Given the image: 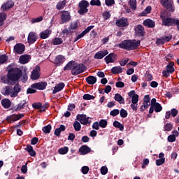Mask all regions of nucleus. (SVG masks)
I'll list each match as a JSON object with an SVG mask.
<instances>
[{
  "instance_id": "f257e3e1",
  "label": "nucleus",
  "mask_w": 179,
  "mask_h": 179,
  "mask_svg": "<svg viewBox=\"0 0 179 179\" xmlns=\"http://www.w3.org/2000/svg\"><path fill=\"white\" fill-rule=\"evenodd\" d=\"M141 45V41L136 40H124L117 45L119 48L127 50V51H132L136 50Z\"/></svg>"
},
{
  "instance_id": "f03ea898",
  "label": "nucleus",
  "mask_w": 179,
  "mask_h": 179,
  "mask_svg": "<svg viewBox=\"0 0 179 179\" xmlns=\"http://www.w3.org/2000/svg\"><path fill=\"white\" fill-rule=\"evenodd\" d=\"M22 91V87L19 84H17L13 88L12 87L7 86L3 91L2 94L3 96H10V97H16L19 94L20 92Z\"/></svg>"
},
{
  "instance_id": "7ed1b4c3",
  "label": "nucleus",
  "mask_w": 179,
  "mask_h": 179,
  "mask_svg": "<svg viewBox=\"0 0 179 179\" xmlns=\"http://www.w3.org/2000/svg\"><path fill=\"white\" fill-rule=\"evenodd\" d=\"M22 76V71L19 68H12L8 71L7 78L8 80H12L13 82H16L19 80Z\"/></svg>"
},
{
  "instance_id": "20e7f679",
  "label": "nucleus",
  "mask_w": 179,
  "mask_h": 179,
  "mask_svg": "<svg viewBox=\"0 0 179 179\" xmlns=\"http://www.w3.org/2000/svg\"><path fill=\"white\" fill-rule=\"evenodd\" d=\"M128 96L129 97H130V99H131V103L130 105V107H131L133 111H136L138 110V102L139 101V95H138L134 90H132L128 93Z\"/></svg>"
},
{
  "instance_id": "39448f33",
  "label": "nucleus",
  "mask_w": 179,
  "mask_h": 179,
  "mask_svg": "<svg viewBox=\"0 0 179 179\" xmlns=\"http://www.w3.org/2000/svg\"><path fill=\"white\" fill-rule=\"evenodd\" d=\"M47 87V83H36L34 84H32L31 85V88H28L27 90V93L28 94H31L33 93H36V90L37 89L38 90H44Z\"/></svg>"
},
{
  "instance_id": "423d86ee",
  "label": "nucleus",
  "mask_w": 179,
  "mask_h": 179,
  "mask_svg": "<svg viewBox=\"0 0 179 179\" xmlns=\"http://www.w3.org/2000/svg\"><path fill=\"white\" fill-rule=\"evenodd\" d=\"M160 3L169 12H174L176 10V6H174V1L173 0H161Z\"/></svg>"
},
{
  "instance_id": "0eeeda50",
  "label": "nucleus",
  "mask_w": 179,
  "mask_h": 179,
  "mask_svg": "<svg viewBox=\"0 0 179 179\" xmlns=\"http://www.w3.org/2000/svg\"><path fill=\"white\" fill-rule=\"evenodd\" d=\"M90 3L89 1L86 0H82L81 1L79 2L78 3V13L79 15H85V13H87L89 12V8Z\"/></svg>"
},
{
  "instance_id": "6e6552de",
  "label": "nucleus",
  "mask_w": 179,
  "mask_h": 179,
  "mask_svg": "<svg viewBox=\"0 0 179 179\" xmlns=\"http://www.w3.org/2000/svg\"><path fill=\"white\" fill-rule=\"evenodd\" d=\"M85 71H86L85 64L75 63L73 71H71V73L73 75V76H76L80 75V73H83Z\"/></svg>"
},
{
  "instance_id": "1a4fd4ad",
  "label": "nucleus",
  "mask_w": 179,
  "mask_h": 179,
  "mask_svg": "<svg viewBox=\"0 0 179 179\" xmlns=\"http://www.w3.org/2000/svg\"><path fill=\"white\" fill-rule=\"evenodd\" d=\"M24 117V114H13L6 117V121L8 124H13V122H16V121H19L21 118Z\"/></svg>"
},
{
  "instance_id": "9d476101",
  "label": "nucleus",
  "mask_w": 179,
  "mask_h": 179,
  "mask_svg": "<svg viewBox=\"0 0 179 179\" xmlns=\"http://www.w3.org/2000/svg\"><path fill=\"white\" fill-rule=\"evenodd\" d=\"M69 20H71V13L69 11H61V22L62 24L68 23Z\"/></svg>"
},
{
  "instance_id": "9b49d317",
  "label": "nucleus",
  "mask_w": 179,
  "mask_h": 179,
  "mask_svg": "<svg viewBox=\"0 0 179 179\" xmlns=\"http://www.w3.org/2000/svg\"><path fill=\"white\" fill-rule=\"evenodd\" d=\"M77 120L82 124L83 125H87V124H90V118L86 117V115H78Z\"/></svg>"
},
{
  "instance_id": "f8f14e48",
  "label": "nucleus",
  "mask_w": 179,
  "mask_h": 179,
  "mask_svg": "<svg viewBox=\"0 0 179 179\" xmlns=\"http://www.w3.org/2000/svg\"><path fill=\"white\" fill-rule=\"evenodd\" d=\"M24 50H26V46L23 43H17L14 46V52L15 54H17L20 55L22 52H24Z\"/></svg>"
},
{
  "instance_id": "ddd939ff",
  "label": "nucleus",
  "mask_w": 179,
  "mask_h": 179,
  "mask_svg": "<svg viewBox=\"0 0 179 179\" xmlns=\"http://www.w3.org/2000/svg\"><path fill=\"white\" fill-rule=\"evenodd\" d=\"M94 27V26L93 25L87 27L81 34H80L76 37V38L74 39V43H76L78 40H80V38H82V37L86 36V34H87V33H89V31H90V30H92V29H93Z\"/></svg>"
},
{
  "instance_id": "4468645a",
  "label": "nucleus",
  "mask_w": 179,
  "mask_h": 179,
  "mask_svg": "<svg viewBox=\"0 0 179 179\" xmlns=\"http://www.w3.org/2000/svg\"><path fill=\"white\" fill-rule=\"evenodd\" d=\"M63 62H65V56L59 55L55 57L53 64H56L57 66H60V65H62Z\"/></svg>"
},
{
  "instance_id": "2eb2a0df",
  "label": "nucleus",
  "mask_w": 179,
  "mask_h": 179,
  "mask_svg": "<svg viewBox=\"0 0 179 179\" xmlns=\"http://www.w3.org/2000/svg\"><path fill=\"white\" fill-rule=\"evenodd\" d=\"M39 78H40V66H36L31 72V79H33V80H36V79H38Z\"/></svg>"
},
{
  "instance_id": "dca6fc26",
  "label": "nucleus",
  "mask_w": 179,
  "mask_h": 179,
  "mask_svg": "<svg viewBox=\"0 0 179 179\" xmlns=\"http://www.w3.org/2000/svg\"><path fill=\"white\" fill-rule=\"evenodd\" d=\"M104 60L106 64H113V62L117 61V55L110 53L104 58Z\"/></svg>"
},
{
  "instance_id": "f3484780",
  "label": "nucleus",
  "mask_w": 179,
  "mask_h": 179,
  "mask_svg": "<svg viewBox=\"0 0 179 179\" xmlns=\"http://www.w3.org/2000/svg\"><path fill=\"white\" fill-rule=\"evenodd\" d=\"M162 23L164 26H174L176 19L171 17L162 18Z\"/></svg>"
},
{
  "instance_id": "a211bd4d",
  "label": "nucleus",
  "mask_w": 179,
  "mask_h": 179,
  "mask_svg": "<svg viewBox=\"0 0 179 179\" xmlns=\"http://www.w3.org/2000/svg\"><path fill=\"white\" fill-rule=\"evenodd\" d=\"M129 24L127 18H121L116 21V26L118 27H127Z\"/></svg>"
},
{
  "instance_id": "6ab92c4d",
  "label": "nucleus",
  "mask_w": 179,
  "mask_h": 179,
  "mask_svg": "<svg viewBox=\"0 0 179 179\" xmlns=\"http://www.w3.org/2000/svg\"><path fill=\"white\" fill-rule=\"evenodd\" d=\"M134 30L136 36H138L139 37H142V36L145 34V29L143 28V26L141 24L135 27Z\"/></svg>"
},
{
  "instance_id": "aec40b11",
  "label": "nucleus",
  "mask_w": 179,
  "mask_h": 179,
  "mask_svg": "<svg viewBox=\"0 0 179 179\" xmlns=\"http://www.w3.org/2000/svg\"><path fill=\"white\" fill-rule=\"evenodd\" d=\"M108 54V51L107 50L99 51L94 56V59H103L106 55Z\"/></svg>"
},
{
  "instance_id": "412c9836",
  "label": "nucleus",
  "mask_w": 179,
  "mask_h": 179,
  "mask_svg": "<svg viewBox=\"0 0 179 179\" xmlns=\"http://www.w3.org/2000/svg\"><path fill=\"white\" fill-rule=\"evenodd\" d=\"M170 40H171V37H170V36L158 38H157L156 44H157V45H162L164 44L165 43L170 41Z\"/></svg>"
},
{
  "instance_id": "4be33fe9",
  "label": "nucleus",
  "mask_w": 179,
  "mask_h": 179,
  "mask_svg": "<svg viewBox=\"0 0 179 179\" xmlns=\"http://www.w3.org/2000/svg\"><path fill=\"white\" fill-rule=\"evenodd\" d=\"M37 41V35L34 32H30L28 35V43L29 44H34Z\"/></svg>"
},
{
  "instance_id": "5701e85b",
  "label": "nucleus",
  "mask_w": 179,
  "mask_h": 179,
  "mask_svg": "<svg viewBox=\"0 0 179 179\" xmlns=\"http://www.w3.org/2000/svg\"><path fill=\"white\" fill-rule=\"evenodd\" d=\"M15 3L12 1H8L6 3H3L1 6V10L6 11L8 9H10V8H13V6Z\"/></svg>"
},
{
  "instance_id": "b1692460",
  "label": "nucleus",
  "mask_w": 179,
  "mask_h": 179,
  "mask_svg": "<svg viewBox=\"0 0 179 179\" xmlns=\"http://www.w3.org/2000/svg\"><path fill=\"white\" fill-rule=\"evenodd\" d=\"M51 33L52 31L51 29H45L40 33L39 36L43 40H45V38H48L50 36H51Z\"/></svg>"
},
{
  "instance_id": "393cba45",
  "label": "nucleus",
  "mask_w": 179,
  "mask_h": 179,
  "mask_svg": "<svg viewBox=\"0 0 179 179\" xmlns=\"http://www.w3.org/2000/svg\"><path fill=\"white\" fill-rule=\"evenodd\" d=\"M64 87H65V84L64 83H60L56 85L52 91V94H56V93L61 92Z\"/></svg>"
},
{
  "instance_id": "a878e982",
  "label": "nucleus",
  "mask_w": 179,
  "mask_h": 179,
  "mask_svg": "<svg viewBox=\"0 0 179 179\" xmlns=\"http://www.w3.org/2000/svg\"><path fill=\"white\" fill-rule=\"evenodd\" d=\"M114 99L120 104H125V99H124V97H122L120 94H115Z\"/></svg>"
},
{
  "instance_id": "bb28decb",
  "label": "nucleus",
  "mask_w": 179,
  "mask_h": 179,
  "mask_svg": "<svg viewBox=\"0 0 179 179\" xmlns=\"http://www.w3.org/2000/svg\"><path fill=\"white\" fill-rule=\"evenodd\" d=\"M20 64H27V62H29V61H30V55H22L21 57H20V59H19Z\"/></svg>"
},
{
  "instance_id": "cd10ccee",
  "label": "nucleus",
  "mask_w": 179,
  "mask_h": 179,
  "mask_svg": "<svg viewBox=\"0 0 179 179\" xmlns=\"http://www.w3.org/2000/svg\"><path fill=\"white\" fill-rule=\"evenodd\" d=\"M65 6H66V0H63V1H59L57 3L56 8L58 10H62V9H64V8H65Z\"/></svg>"
},
{
  "instance_id": "c85d7f7f",
  "label": "nucleus",
  "mask_w": 179,
  "mask_h": 179,
  "mask_svg": "<svg viewBox=\"0 0 179 179\" xmlns=\"http://www.w3.org/2000/svg\"><path fill=\"white\" fill-rule=\"evenodd\" d=\"M86 82L88 85H94L97 82V78L93 76H90L86 78Z\"/></svg>"
},
{
  "instance_id": "c756f323",
  "label": "nucleus",
  "mask_w": 179,
  "mask_h": 179,
  "mask_svg": "<svg viewBox=\"0 0 179 179\" xmlns=\"http://www.w3.org/2000/svg\"><path fill=\"white\" fill-rule=\"evenodd\" d=\"M25 150L28 152L29 155H30L32 157L36 156V151L33 149V146L27 145Z\"/></svg>"
},
{
  "instance_id": "7c9ffc66",
  "label": "nucleus",
  "mask_w": 179,
  "mask_h": 179,
  "mask_svg": "<svg viewBox=\"0 0 179 179\" xmlns=\"http://www.w3.org/2000/svg\"><path fill=\"white\" fill-rule=\"evenodd\" d=\"M25 150L28 152L29 155H30L32 157L36 156V151L33 149V146L27 145Z\"/></svg>"
},
{
  "instance_id": "2f4dec72",
  "label": "nucleus",
  "mask_w": 179,
  "mask_h": 179,
  "mask_svg": "<svg viewBox=\"0 0 179 179\" xmlns=\"http://www.w3.org/2000/svg\"><path fill=\"white\" fill-rule=\"evenodd\" d=\"M1 105L4 108H9L12 105V102L8 99H4L1 101Z\"/></svg>"
},
{
  "instance_id": "473e14b6",
  "label": "nucleus",
  "mask_w": 179,
  "mask_h": 179,
  "mask_svg": "<svg viewBox=\"0 0 179 179\" xmlns=\"http://www.w3.org/2000/svg\"><path fill=\"white\" fill-rule=\"evenodd\" d=\"M90 148L86 145H83L79 149V152L81 155H87V153H90Z\"/></svg>"
},
{
  "instance_id": "72a5a7b5",
  "label": "nucleus",
  "mask_w": 179,
  "mask_h": 179,
  "mask_svg": "<svg viewBox=\"0 0 179 179\" xmlns=\"http://www.w3.org/2000/svg\"><path fill=\"white\" fill-rule=\"evenodd\" d=\"M143 25L146 27H155V22L150 19L144 20Z\"/></svg>"
},
{
  "instance_id": "f704fd0d",
  "label": "nucleus",
  "mask_w": 179,
  "mask_h": 179,
  "mask_svg": "<svg viewBox=\"0 0 179 179\" xmlns=\"http://www.w3.org/2000/svg\"><path fill=\"white\" fill-rule=\"evenodd\" d=\"M75 62H69L64 67V71H73L75 66Z\"/></svg>"
},
{
  "instance_id": "c9c22d12",
  "label": "nucleus",
  "mask_w": 179,
  "mask_h": 179,
  "mask_svg": "<svg viewBox=\"0 0 179 179\" xmlns=\"http://www.w3.org/2000/svg\"><path fill=\"white\" fill-rule=\"evenodd\" d=\"M66 128L64 125H60L59 128H57L55 130V135L56 136H59L61 135L62 132H64L65 131Z\"/></svg>"
},
{
  "instance_id": "e433bc0d",
  "label": "nucleus",
  "mask_w": 179,
  "mask_h": 179,
  "mask_svg": "<svg viewBox=\"0 0 179 179\" xmlns=\"http://www.w3.org/2000/svg\"><path fill=\"white\" fill-rule=\"evenodd\" d=\"M163 110V107L159 103H157L155 105L152 106V113L155 111V113H160Z\"/></svg>"
},
{
  "instance_id": "4c0bfd02",
  "label": "nucleus",
  "mask_w": 179,
  "mask_h": 179,
  "mask_svg": "<svg viewBox=\"0 0 179 179\" xmlns=\"http://www.w3.org/2000/svg\"><path fill=\"white\" fill-rule=\"evenodd\" d=\"M166 71L170 73H173L174 72V62H171L167 66H166Z\"/></svg>"
},
{
  "instance_id": "58836bf2",
  "label": "nucleus",
  "mask_w": 179,
  "mask_h": 179,
  "mask_svg": "<svg viewBox=\"0 0 179 179\" xmlns=\"http://www.w3.org/2000/svg\"><path fill=\"white\" fill-rule=\"evenodd\" d=\"M111 72H112V73H114V74L121 73H122V67L115 66V67L112 68Z\"/></svg>"
},
{
  "instance_id": "ea45409f",
  "label": "nucleus",
  "mask_w": 179,
  "mask_h": 179,
  "mask_svg": "<svg viewBox=\"0 0 179 179\" xmlns=\"http://www.w3.org/2000/svg\"><path fill=\"white\" fill-rule=\"evenodd\" d=\"M152 12V6H148L146 7V8L141 13V16H146V15H148V13H150Z\"/></svg>"
},
{
  "instance_id": "a19ab883",
  "label": "nucleus",
  "mask_w": 179,
  "mask_h": 179,
  "mask_svg": "<svg viewBox=\"0 0 179 179\" xmlns=\"http://www.w3.org/2000/svg\"><path fill=\"white\" fill-rule=\"evenodd\" d=\"M156 99L155 98L152 99L151 100V105H150V108L149 110V113L150 114H153V106H155L156 104H157V102H156Z\"/></svg>"
},
{
  "instance_id": "79ce46f5",
  "label": "nucleus",
  "mask_w": 179,
  "mask_h": 179,
  "mask_svg": "<svg viewBox=\"0 0 179 179\" xmlns=\"http://www.w3.org/2000/svg\"><path fill=\"white\" fill-rule=\"evenodd\" d=\"M113 127L115 128H119L120 131H124V125L120 124L118 121H115L113 122Z\"/></svg>"
},
{
  "instance_id": "37998d69",
  "label": "nucleus",
  "mask_w": 179,
  "mask_h": 179,
  "mask_svg": "<svg viewBox=\"0 0 179 179\" xmlns=\"http://www.w3.org/2000/svg\"><path fill=\"white\" fill-rule=\"evenodd\" d=\"M73 127L75 131H76L77 132H79V131H80L82 126L80 125V123L78 121H75L73 123Z\"/></svg>"
},
{
  "instance_id": "c03bdc74",
  "label": "nucleus",
  "mask_w": 179,
  "mask_h": 179,
  "mask_svg": "<svg viewBox=\"0 0 179 179\" xmlns=\"http://www.w3.org/2000/svg\"><path fill=\"white\" fill-rule=\"evenodd\" d=\"M91 6H101V1L100 0H91Z\"/></svg>"
},
{
  "instance_id": "a18cd8bd",
  "label": "nucleus",
  "mask_w": 179,
  "mask_h": 179,
  "mask_svg": "<svg viewBox=\"0 0 179 179\" xmlns=\"http://www.w3.org/2000/svg\"><path fill=\"white\" fill-rule=\"evenodd\" d=\"M171 129H173V124H171V123H166L164 126V131L170 132V131H171Z\"/></svg>"
},
{
  "instance_id": "49530a36",
  "label": "nucleus",
  "mask_w": 179,
  "mask_h": 179,
  "mask_svg": "<svg viewBox=\"0 0 179 179\" xmlns=\"http://www.w3.org/2000/svg\"><path fill=\"white\" fill-rule=\"evenodd\" d=\"M69 150V148H68V147H64V148H59L58 150V152L59 155H66Z\"/></svg>"
},
{
  "instance_id": "de8ad7c7",
  "label": "nucleus",
  "mask_w": 179,
  "mask_h": 179,
  "mask_svg": "<svg viewBox=\"0 0 179 179\" xmlns=\"http://www.w3.org/2000/svg\"><path fill=\"white\" fill-rule=\"evenodd\" d=\"M52 43L54 45H59L64 43V41L61 38H55Z\"/></svg>"
},
{
  "instance_id": "09e8293b",
  "label": "nucleus",
  "mask_w": 179,
  "mask_h": 179,
  "mask_svg": "<svg viewBox=\"0 0 179 179\" xmlns=\"http://www.w3.org/2000/svg\"><path fill=\"white\" fill-rule=\"evenodd\" d=\"M149 106H150V102L143 101V105L140 108L141 111H145V110H147V108H149Z\"/></svg>"
},
{
  "instance_id": "8fccbe9b",
  "label": "nucleus",
  "mask_w": 179,
  "mask_h": 179,
  "mask_svg": "<svg viewBox=\"0 0 179 179\" xmlns=\"http://www.w3.org/2000/svg\"><path fill=\"white\" fill-rule=\"evenodd\" d=\"M120 117H122V118H127V117H128V112L127 110L124 108L120 110Z\"/></svg>"
},
{
  "instance_id": "3c124183",
  "label": "nucleus",
  "mask_w": 179,
  "mask_h": 179,
  "mask_svg": "<svg viewBox=\"0 0 179 179\" xmlns=\"http://www.w3.org/2000/svg\"><path fill=\"white\" fill-rule=\"evenodd\" d=\"M43 132H44L45 134H50V132H51V124L45 126L43 128Z\"/></svg>"
},
{
  "instance_id": "603ef678",
  "label": "nucleus",
  "mask_w": 179,
  "mask_h": 179,
  "mask_svg": "<svg viewBox=\"0 0 179 179\" xmlns=\"http://www.w3.org/2000/svg\"><path fill=\"white\" fill-rule=\"evenodd\" d=\"M98 123L99 124V127L101 128H106V127H107V120H106L102 119Z\"/></svg>"
},
{
  "instance_id": "864d4df0",
  "label": "nucleus",
  "mask_w": 179,
  "mask_h": 179,
  "mask_svg": "<svg viewBox=\"0 0 179 179\" xmlns=\"http://www.w3.org/2000/svg\"><path fill=\"white\" fill-rule=\"evenodd\" d=\"M83 98L84 100H94V96L89 94H84Z\"/></svg>"
},
{
  "instance_id": "5fc2aeb1",
  "label": "nucleus",
  "mask_w": 179,
  "mask_h": 179,
  "mask_svg": "<svg viewBox=\"0 0 179 179\" xmlns=\"http://www.w3.org/2000/svg\"><path fill=\"white\" fill-rule=\"evenodd\" d=\"M102 16L105 20H107L111 17V14L108 11H105L103 13Z\"/></svg>"
},
{
  "instance_id": "6e6d98bb",
  "label": "nucleus",
  "mask_w": 179,
  "mask_h": 179,
  "mask_svg": "<svg viewBox=\"0 0 179 179\" xmlns=\"http://www.w3.org/2000/svg\"><path fill=\"white\" fill-rule=\"evenodd\" d=\"M26 107V102L20 103L17 105L16 108V111H19L20 110H23Z\"/></svg>"
},
{
  "instance_id": "4d7b16f0",
  "label": "nucleus",
  "mask_w": 179,
  "mask_h": 179,
  "mask_svg": "<svg viewBox=\"0 0 179 179\" xmlns=\"http://www.w3.org/2000/svg\"><path fill=\"white\" fill-rule=\"evenodd\" d=\"M129 5L131 9H134V10L136 9V0H130Z\"/></svg>"
},
{
  "instance_id": "13d9d810",
  "label": "nucleus",
  "mask_w": 179,
  "mask_h": 179,
  "mask_svg": "<svg viewBox=\"0 0 179 179\" xmlns=\"http://www.w3.org/2000/svg\"><path fill=\"white\" fill-rule=\"evenodd\" d=\"M8 62V57L6 55L0 56V64H5Z\"/></svg>"
},
{
  "instance_id": "bf43d9fd",
  "label": "nucleus",
  "mask_w": 179,
  "mask_h": 179,
  "mask_svg": "<svg viewBox=\"0 0 179 179\" xmlns=\"http://www.w3.org/2000/svg\"><path fill=\"white\" fill-rule=\"evenodd\" d=\"M170 113L171 115L174 118L177 117V114H178V110H177L176 108H173L171 110Z\"/></svg>"
},
{
  "instance_id": "052dcab7",
  "label": "nucleus",
  "mask_w": 179,
  "mask_h": 179,
  "mask_svg": "<svg viewBox=\"0 0 179 179\" xmlns=\"http://www.w3.org/2000/svg\"><path fill=\"white\" fill-rule=\"evenodd\" d=\"M118 114H120V110L118 109H114L110 113V115H112V117H117Z\"/></svg>"
},
{
  "instance_id": "680f3d73",
  "label": "nucleus",
  "mask_w": 179,
  "mask_h": 179,
  "mask_svg": "<svg viewBox=\"0 0 179 179\" xmlns=\"http://www.w3.org/2000/svg\"><path fill=\"white\" fill-rule=\"evenodd\" d=\"M166 162V158H160L156 161L157 166H162Z\"/></svg>"
},
{
  "instance_id": "e2e57ef3",
  "label": "nucleus",
  "mask_w": 179,
  "mask_h": 179,
  "mask_svg": "<svg viewBox=\"0 0 179 179\" xmlns=\"http://www.w3.org/2000/svg\"><path fill=\"white\" fill-rule=\"evenodd\" d=\"M107 173H108V169H107V166H102L101 168V173L103 176H106V174H107Z\"/></svg>"
},
{
  "instance_id": "0e129e2a",
  "label": "nucleus",
  "mask_w": 179,
  "mask_h": 179,
  "mask_svg": "<svg viewBox=\"0 0 179 179\" xmlns=\"http://www.w3.org/2000/svg\"><path fill=\"white\" fill-rule=\"evenodd\" d=\"M105 3L106 6H113L115 3V1L114 0H105Z\"/></svg>"
},
{
  "instance_id": "69168bd1",
  "label": "nucleus",
  "mask_w": 179,
  "mask_h": 179,
  "mask_svg": "<svg viewBox=\"0 0 179 179\" xmlns=\"http://www.w3.org/2000/svg\"><path fill=\"white\" fill-rule=\"evenodd\" d=\"M4 20H6V14L0 13V23H3Z\"/></svg>"
},
{
  "instance_id": "338daca9",
  "label": "nucleus",
  "mask_w": 179,
  "mask_h": 179,
  "mask_svg": "<svg viewBox=\"0 0 179 179\" xmlns=\"http://www.w3.org/2000/svg\"><path fill=\"white\" fill-rule=\"evenodd\" d=\"M43 20V17L41 16V17H38L36 18H34L31 20V22L32 23H38L40 22H41Z\"/></svg>"
},
{
  "instance_id": "774afa93",
  "label": "nucleus",
  "mask_w": 179,
  "mask_h": 179,
  "mask_svg": "<svg viewBox=\"0 0 179 179\" xmlns=\"http://www.w3.org/2000/svg\"><path fill=\"white\" fill-rule=\"evenodd\" d=\"M83 174H87L89 173V167L88 166H83L81 169Z\"/></svg>"
}]
</instances>
